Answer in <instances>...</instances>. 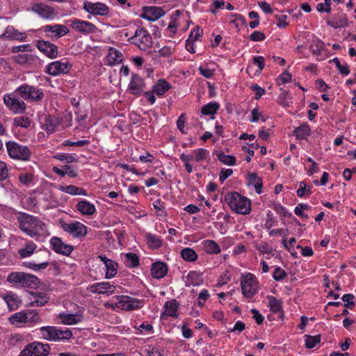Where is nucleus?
I'll use <instances>...</instances> for the list:
<instances>
[{"mask_svg": "<svg viewBox=\"0 0 356 356\" xmlns=\"http://www.w3.org/2000/svg\"><path fill=\"white\" fill-rule=\"evenodd\" d=\"M305 337V347L308 349L314 348L318 343H320L321 340V334H317L315 336L306 334Z\"/></svg>", "mask_w": 356, "mask_h": 356, "instance_id": "864d4df0", "label": "nucleus"}, {"mask_svg": "<svg viewBox=\"0 0 356 356\" xmlns=\"http://www.w3.org/2000/svg\"><path fill=\"white\" fill-rule=\"evenodd\" d=\"M165 11L161 7L145 6L140 17L148 21L154 22L165 15Z\"/></svg>", "mask_w": 356, "mask_h": 356, "instance_id": "412c9836", "label": "nucleus"}, {"mask_svg": "<svg viewBox=\"0 0 356 356\" xmlns=\"http://www.w3.org/2000/svg\"><path fill=\"white\" fill-rule=\"evenodd\" d=\"M202 282V275L196 271H190L186 276L187 285L199 286Z\"/></svg>", "mask_w": 356, "mask_h": 356, "instance_id": "37998d69", "label": "nucleus"}, {"mask_svg": "<svg viewBox=\"0 0 356 356\" xmlns=\"http://www.w3.org/2000/svg\"><path fill=\"white\" fill-rule=\"evenodd\" d=\"M124 36L127 38L128 42L136 45L143 51H146L152 46V36L145 28H137L134 34L131 36L127 32Z\"/></svg>", "mask_w": 356, "mask_h": 356, "instance_id": "423d86ee", "label": "nucleus"}, {"mask_svg": "<svg viewBox=\"0 0 356 356\" xmlns=\"http://www.w3.org/2000/svg\"><path fill=\"white\" fill-rule=\"evenodd\" d=\"M75 208L79 213L85 216H91L97 211L95 204L86 200L79 201Z\"/></svg>", "mask_w": 356, "mask_h": 356, "instance_id": "5701e85b", "label": "nucleus"}, {"mask_svg": "<svg viewBox=\"0 0 356 356\" xmlns=\"http://www.w3.org/2000/svg\"><path fill=\"white\" fill-rule=\"evenodd\" d=\"M50 352V346L39 341L27 344L20 352L19 356H47Z\"/></svg>", "mask_w": 356, "mask_h": 356, "instance_id": "9d476101", "label": "nucleus"}, {"mask_svg": "<svg viewBox=\"0 0 356 356\" xmlns=\"http://www.w3.org/2000/svg\"><path fill=\"white\" fill-rule=\"evenodd\" d=\"M83 8L86 12L93 15L108 16L110 12L108 6L101 2L94 3L85 1L83 2Z\"/></svg>", "mask_w": 356, "mask_h": 356, "instance_id": "2eb2a0df", "label": "nucleus"}, {"mask_svg": "<svg viewBox=\"0 0 356 356\" xmlns=\"http://www.w3.org/2000/svg\"><path fill=\"white\" fill-rule=\"evenodd\" d=\"M152 205L156 210V213L159 217H166L168 216L167 212L165 211V203L160 199L155 200Z\"/></svg>", "mask_w": 356, "mask_h": 356, "instance_id": "6e6d98bb", "label": "nucleus"}, {"mask_svg": "<svg viewBox=\"0 0 356 356\" xmlns=\"http://www.w3.org/2000/svg\"><path fill=\"white\" fill-rule=\"evenodd\" d=\"M72 68V64L66 59L53 61L45 66L44 72L52 76L67 74Z\"/></svg>", "mask_w": 356, "mask_h": 356, "instance_id": "9b49d317", "label": "nucleus"}, {"mask_svg": "<svg viewBox=\"0 0 356 356\" xmlns=\"http://www.w3.org/2000/svg\"><path fill=\"white\" fill-rule=\"evenodd\" d=\"M52 170L55 174L61 177L69 175L70 177L74 178L76 177L79 174L77 170H74V168L70 165H64L62 168L54 166Z\"/></svg>", "mask_w": 356, "mask_h": 356, "instance_id": "7c9ffc66", "label": "nucleus"}, {"mask_svg": "<svg viewBox=\"0 0 356 356\" xmlns=\"http://www.w3.org/2000/svg\"><path fill=\"white\" fill-rule=\"evenodd\" d=\"M324 42L319 40H313L309 44V49L313 54L320 55L324 49Z\"/></svg>", "mask_w": 356, "mask_h": 356, "instance_id": "603ef678", "label": "nucleus"}, {"mask_svg": "<svg viewBox=\"0 0 356 356\" xmlns=\"http://www.w3.org/2000/svg\"><path fill=\"white\" fill-rule=\"evenodd\" d=\"M266 298L268 300V307L270 311L274 314L281 312V317L284 316V312L282 310V302L281 300L277 299L276 297L273 296H268Z\"/></svg>", "mask_w": 356, "mask_h": 356, "instance_id": "f704fd0d", "label": "nucleus"}, {"mask_svg": "<svg viewBox=\"0 0 356 356\" xmlns=\"http://www.w3.org/2000/svg\"><path fill=\"white\" fill-rule=\"evenodd\" d=\"M14 124L22 128H29L31 126V120L26 116H19L14 119Z\"/></svg>", "mask_w": 356, "mask_h": 356, "instance_id": "680f3d73", "label": "nucleus"}, {"mask_svg": "<svg viewBox=\"0 0 356 356\" xmlns=\"http://www.w3.org/2000/svg\"><path fill=\"white\" fill-rule=\"evenodd\" d=\"M68 22L70 23V26L72 29L83 35L94 33L97 30L96 26L88 21L72 18L68 20Z\"/></svg>", "mask_w": 356, "mask_h": 356, "instance_id": "4468645a", "label": "nucleus"}, {"mask_svg": "<svg viewBox=\"0 0 356 356\" xmlns=\"http://www.w3.org/2000/svg\"><path fill=\"white\" fill-rule=\"evenodd\" d=\"M37 248V245L33 241H30L24 248L19 250V254L22 258L29 257L33 254Z\"/></svg>", "mask_w": 356, "mask_h": 356, "instance_id": "8fccbe9b", "label": "nucleus"}, {"mask_svg": "<svg viewBox=\"0 0 356 356\" xmlns=\"http://www.w3.org/2000/svg\"><path fill=\"white\" fill-rule=\"evenodd\" d=\"M145 83L138 74L133 73L128 86V89L132 95L139 96L145 91Z\"/></svg>", "mask_w": 356, "mask_h": 356, "instance_id": "a211bd4d", "label": "nucleus"}, {"mask_svg": "<svg viewBox=\"0 0 356 356\" xmlns=\"http://www.w3.org/2000/svg\"><path fill=\"white\" fill-rule=\"evenodd\" d=\"M168 265L163 261H156L152 264L151 268V274L156 279H161L168 273Z\"/></svg>", "mask_w": 356, "mask_h": 356, "instance_id": "393cba45", "label": "nucleus"}, {"mask_svg": "<svg viewBox=\"0 0 356 356\" xmlns=\"http://www.w3.org/2000/svg\"><path fill=\"white\" fill-rule=\"evenodd\" d=\"M116 298L118 302L115 303V306L122 310L132 311L140 309L143 306V300H139L128 296H118Z\"/></svg>", "mask_w": 356, "mask_h": 356, "instance_id": "ddd939ff", "label": "nucleus"}, {"mask_svg": "<svg viewBox=\"0 0 356 356\" xmlns=\"http://www.w3.org/2000/svg\"><path fill=\"white\" fill-rule=\"evenodd\" d=\"M216 156L218 159L225 165L233 166L236 164V157L232 155H227L222 152H217Z\"/></svg>", "mask_w": 356, "mask_h": 356, "instance_id": "09e8293b", "label": "nucleus"}, {"mask_svg": "<svg viewBox=\"0 0 356 356\" xmlns=\"http://www.w3.org/2000/svg\"><path fill=\"white\" fill-rule=\"evenodd\" d=\"M293 134L298 139L306 140L311 134V129L307 124L304 123L295 128Z\"/></svg>", "mask_w": 356, "mask_h": 356, "instance_id": "a19ab883", "label": "nucleus"}, {"mask_svg": "<svg viewBox=\"0 0 356 356\" xmlns=\"http://www.w3.org/2000/svg\"><path fill=\"white\" fill-rule=\"evenodd\" d=\"M31 301L29 303L31 307H42L45 305L49 300V296L45 293L31 292Z\"/></svg>", "mask_w": 356, "mask_h": 356, "instance_id": "cd10ccee", "label": "nucleus"}, {"mask_svg": "<svg viewBox=\"0 0 356 356\" xmlns=\"http://www.w3.org/2000/svg\"><path fill=\"white\" fill-rule=\"evenodd\" d=\"M32 10L45 19L52 20L57 15V13L54 8L44 3H34L32 6Z\"/></svg>", "mask_w": 356, "mask_h": 356, "instance_id": "f3484780", "label": "nucleus"}, {"mask_svg": "<svg viewBox=\"0 0 356 356\" xmlns=\"http://www.w3.org/2000/svg\"><path fill=\"white\" fill-rule=\"evenodd\" d=\"M312 186L307 185L305 181L300 182L299 188L296 191L297 195L299 197H303L304 196L309 197L312 193Z\"/></svg>", "mask_w": 356, "mask_h": 356, "instance_id": "5fc2aeb1", "label": "nucleus"}, {"mask_svg": "<svg viewBox=\"0 0 356 356\" xmlns=\"http://www.w3.org/2000/svg\"><path fill=\"white\" fill-rule=\"evenodd\" d=\"M277 26L280 29H284L288 24V16L286 15H277L275 16Z\"/></svg>", "mask_w": 356, "mask_h": 356, "instance_id": "69168bd1", "label": "nucleus"}, {"mask_svg": "<svg viewBox=\"0 0 356 356\" xmlns=\"http://www.w3.org/2000/svg\"><path fill=\"white\" fill-rule=\"evenodd\" d=\"M63 325H76L81 321V316L75 314H66L62 312L58 315Z\"/></svg>", "mask_w": 356, "mask_h": 356, "instance_id": "2f4dec72", "label": "nucleus"}, {"mask_svg": "<svg viewBox=\"0 0 356 356\" xmlns=\"http://www.w3.org/2000/svg\"><path fill=\"white\" fill-rule=\"evenodd\" d=\"M108 65L110 66L120 63L124 60L122 53L117 49L110 47L108 48V54L106 56Z\"/></svg>", "mask_w": 356, "mask_h": 356, "instance_id": "bb28decb", "label": "nucleus"}, {"mask_svg": "<svg viewBox=\"0 0 356 356\" xmlns=\"http://www.w3.org/2000/svg\"><path fill=\"white\" fill-rule=\"evenodd\" d=\"M42 337L49 341L65 342L73 337L72 330L57 326H43L40 329Z\"/></svg>", "mask_w": 356, "mask_h": 356, "instance_id": "20e7f679", "label": "nucleus"}, {"mask_svg": "<svg viewBox=\"0 0 356 356\" xmlns=\"http://www.w3.org/2000/svg\"><path fill=\"white\" fill-rule=\"evenodd\" d=\"M26 317L25 309H24L12 315L9 318V321L12 325L19 326L20 324L25 323Z\"/></svg>", "mask_w": 356, "mask_h": 356, "instance_id": "3c124183", "label": "nucleus"}, {"mask_svg": "<svg viewBox=\"0 0 356 356\" xmlns=\"http://www.w3.org/2000/svg\"><path fill=\"white\" fill-rule=\"evenodd\" d=\"M331 61L334 63L339 74L343 75H348L350 74V71L348 65L346 63L342 65L337 57L334 58Z\"/></svg>", "mask_w": 356, "mask_h": 356, "instance_id": "13d9d810", "label": "nucleus"}, {"mask_svg": "<svg viewBox=\"0 0 356 356\" xmlns=\"http://www.w3.org/2000/svg\"><path fill=\"white\" fill-rule=\"evenodd\" d=\"M201 244L203 250L208 254H218L221 252L220 245L213 240L207 239Z\"/></svg>", "mask_w": 356, "mask_h": 356, "instance_id": "c756f323", "label": "nucleus"}, {"mask_svg": "<svg viewBox=\"0 0 356 356\" xmlns=\"http://www.w3.org/2000/svg\"><path fill=\"white\" fill-rule=\"evenodd\" d=\"M3 36L9 39L15 40L21 42L26 41L27 35L24 32H19L17 29H15L12 26H8L5 29Z\"/></svg>", "mask_w": 356, "mask_h": 356, "instance_id": "a878e982", "label": "nucleus"}, {"mask_svg": "<svg viewBox=\"0 0 356 356\" xmlns=\"http://www.w3.org/2000/svg\"><path fill=\"white\" fill-rule=\"evenodd\" d=\"M54 158L58 161L65 162L67 163H71L76 161V156L72 154L58 153L54 156Z\"/></svg>", "mask_w": 356, "mask_h": 356, "instance_id": "4d7b16f0", "label": "nucleus"}, {"mask_svg": "<svg viewBox=\"0 0 356 356\" xmlns=\"http://www.w3.org/2000/svg\"><path fill=\"white\" fill-rule=\"evenodd\" d=\"M225 201L230 209L236 213L248 215L251 212V202L250 199L242 196L238 192L231 191L225 195Z\"/></svg>", "mask_w": 356, "mask_h": 356, "instance_id": "7ed1b4c3", "label": "nucleus"}, {"mask_svg": "<svg viewBox=\"0 0 356 356\" xmlns=\"http://www.w3.org/2000/svg\"><path fill=\"white\" fill-rule=\"evenodd\" d=\"M171 87V85L165 79H160L152 86V90L157 96L161 97L167 92Z\"/></svg>", "mask_w": 356, "mask_h": 356, "instance_id": "72a5a7b5", "label": "nucleus"}, {"mask_svg": "<svg viewBox=\"0 0 356 356\" xmlns=\"http://www.w3.org/2000/svg\"><path fill=\"white\" fill-rule=\"evenodd\" d=\"M240 282L244 297L250 298L257 293L259 282L252 273H247L242 275Z\"/></svg>", "mask_w": 356, "mask_h": 356, "instance_id": "1a4fd4ad", "label": "nucleus"}, {"mask_svg": "<svg viewBox=\"0 0 356 356\" xmlns=\"http://www.w3.org/2000/svg\"><path fill=\"white\" fill-rule=\"evenodd\" d=\"M13 58L16 63L26 67L35 66L39 61L37 56L28 54H17Z\"/></svg>", "mask_w": 356, "mask_h": 356, "instance_id": "4be33fe9", "label": "nucleus"}, {"mask_svg": "<svg viewBox=\"0 0 356 356\" xmlns=\"http://www.w3.org/2000/svg\"><path fill=\"white\" fill-rule=\"evenodd\" d=\"M180 254L182 259L188 262H194L198 258V255L196 252L191 248H184L181 250Z\"/></svg>", "mask_w": 356, "mask_h": 356, "instance_id": "a18cd8bd", "label": "nucleus"}, {"mask_svg": "<svg viewBox=\"0 0 356 356\" xmlns=\"http://www.w3.org/2000/svg\"><path fill=\"white\" fill-rule=\"evenodd\" d=\"M202 29L200 26H197L191 31L187 40H190L193 42L194 41L197 40L202 36Z\"/></svg>", "mask_w": 356, "mask_h": 356, "instance_id": "0e129e2a", "label": "nucleus"}, {"mask_svg": "<svg viewBox=\"0 0 356 356\" xmlns=\"http://www.w3.org/2000/svg\"><path fill=\"white\" fill-rule=\"evenodd\" d=\"M60 224L62 229L73 238L81 239L88 234V227L79 221L61 222Z\"/></svg>", "mask_w": 356, "mask_h": 356, "instance_id": "f8f14e48", "label": "nucleus"}, {"mask_svg": "<svg viewBox=\"0 0 356 356\" xmlns=\"http://www.w3.org/2000/svg\"><path fill=\"white\" fill-rule=\"evenodd\" d=\"M273 209L276 213H279L283 217L290 218L292 216V213L289 212L287 209L285 207L282 206L281 204H275Z\"/></svg>", "mask_w": 356, "mask_h": 356, "instance_id": "338daca9", "label": "nucleus"}, {"mask_svg": "<svg viewBox=\"0 0 356 356\" xmlns=\"http://www.w3.org/2000/svg\"><path fill=\"white\" fill-rule=\"evenodd\" d=\"M19 180L22 184L29 185L33 180V175L30 172L21 174L19 177Z\"/></svg>", "mask_w": 356, "mask_h": 356, "instance_id": "774afa93", "label": "nucleus"}, {"mask_svg": "<svg viewBox=\"0 0 356 356\" xmlns=\"http://www.w3.org/2000/svg\"><path fill=\"white\" fill-rule=\"evenodd\" d=\"M116 286L108 282H96L88 286L87 290L92 293L109 296L115 291Z\"/></svg>", "mask_w": 356, "mask_h": 356, "instance_id": "dca6fc26", "label": "nucleus"}, {"mask_svg": "<svg viewBox=\"0 0 356 356\" xmlns=\"http://www.w3.org/2000/svg\"><path fill=\"white\" fill-rule=\"evenodd\" d=\"M194 161L196 164L201 163L202 161H207V163L210 161V153L209 151L205 148L200 147L193 149Z\"/></svg>", "mask_w": 356, "mask_h": 356, "instance_id": "c9c22d12", "label": "nucleus"}, {"mask_svg": "<svg viewBox=\"0 0 356 356\" xmlns=\"http://www.w3.org/2000/svg\"><path fill=\"white\" fill-rule=\"evenodd\" d=\"M125 264L130 268H136L140 265L139 257L134 252H127L124 254Z\"/></svg>", "mask_w": 356, "mask_h": 356, "instance_id": "79ce46f5", "label": "nucleus"}, {"mask_svg": "<svg viewBox=\"0 0 356 356\" xmlns=\"http://www.w3.org/2000/svg\"><path fill=\"white\" fill-rule=\"evenodd\" d=\"M220 104L216 102H211L201 108V113L203 115H211V119H214V115L220 108Z\"/></svg>", "mask_w": 356, "mask_h": 356, "instance_id": "e433bc0d", "label": "nucleus"}, {"mask_svg": "<svg viewBox=\"0 0 356 356\" xmlns=\"http://www.w3.org/2000/svg\"><path fill=\"white\" fill-rule=\"evenodd\" d=\"M59 122L58 118L53 115H47L44 120L43 129L49 133L55 131Z\"/></svg>", "mask_w": 356, "mask_h": 356, "instance_id": "ea45409f", "label": "nucleus"}, {"mask_svg": "<svg viewBox=\"0 0 356 356\" xmlns=\"http://www.w3.org/2000/svg\"><path fill=\"white\" fill-rule=\"evenodd\" d=\"M50 245L54 252L65 256H69L74 250L72 245L65 243L60 238L56 236L50 239Z\"/></svg>", "mask_w": 356, "mask_h": 356, "instance_id": "6ab92c4d", "label": "nucleus"}, {"mask_svg": "<svg viewBox=\"0 0 356 356\" xmlns=\"http://www.w3.org/2000/svg\"><path fill=\"white\" fill-rule=\"evenodd\" d=\"M7 282L15 288L29 289H35L40 283V279L37 276L21 271H14L9 273L7 277Z\"/></svg>", "mask_w": 356, "mask_h": 356, "instance_id": "f03ea898", "label": "nucleus"}, {"mask_svg": "<svg viewBox=\"0 0 356 356\" xmlns=\"http://www.w3.org/2000/svg\"><path fill=\"white\" fill-rule=\"evenodd\" d=\"M36 47L40 51L51 59L55 58L58 56V47L49 41L38 40Z\"/></svg>", "mask_w": 356, "mask_h": 356, "instance_id": "aec40b11", "label": "nucleus"}, {"mask_svg": "<svg viewBox=\"0 0 356 356\" xmlns=\"http://www.w3.org/2000/svg\"><path fill=\"white\" fill-rule=\"evenodd\" d=\"M58 189L64 193H66L67 194L72 195H84L88 196V193L86 190L79 188L77 186H75L74 185H69V186H60Z\"/></svg>", "mask_w": 356, "mask_h": 356, "instance_id": "58836bf2", "label": "nucleus"}, {"mask_svg": "<svg viewBox=\"0 0 356 356\" xmlns=\"http://www.w3.org/2000/svg\"><path fill=\"white\" fill-rule=\"evenodd\" d=\"M3 300L6 302L7 306L10 311L17 309L22 305V300L14 292L8 291L2 295Z\"/></svg>", "mask_w": 356, "mask_h": 356, "instance_id": "b1692460", "label": "nucleus"}, {"mask_svg": "<svg viewBox=\"0 0 356 356\" xmlns=\"http://www.w3.org/2000/svg\"><path fill=\"white\" fill-rule=\"evenodd\" d=\"M273 278L277 282H282L287 277V273L280 266H275L272 273Z\"/></svg>", "mask_w": 356, "mask_h": 356, "instance_id": "bf43d9fd", "label": "nucleus"}, {"mask_svg": "<svg viewBox=\"0 0 356 356\" xmlns=\"http://www.w3.org/2000/svg\"><path fill=\"white\" fill-rule=\"evenodd\" d=\"M23 264L26 268L34 271H39L40 270L45 269L49 266V262L47 261H42V259L38 257L36 261H25Z\"/></svg>", "mask_w": 356, "mask_h": 356, "instance_id": "4c0bfd02", "label": "nucleus"}, {"mask_svg": "<svg viewBox=\"0 0 356 356\" xmlns=\"http://www.w3.org/2000/svg\"><path fill=\"white\" fill-rule=\"evenodd\" d=\"M16 92L19 97L28 102H39L44 97L42 88L38 86L23 83L16 88Z\"/></svg>", "mask_w": 356, "mask_h": 356, "instance_id": "0eeeda50", "label": "nucleus"}, {"mask_svg": "<svg viewBox=\"0 0 356 356\" xmlns=\"http://www.w3.org/2000/svg\"><path fill=\"white\" fill-rule=\"evenodd\" d=\"M19 228L29 236L39 241L40 238L49 235L47 225L38 217L24 213L19 219Z\"/></svg>", "mask_w": 356, "mask_h": 356, "instance_id": "f257e3e1", "label": "nucleus"}, {"mask_svg": "<svg viewBox=\"0 0 356 356\" xmlns=\"http://www.w3.org/2000/svg\"><path fill=\"white\" fill-rule=\"evenodd\" d=\"M145 239L148 245L153 249H157L162 245V240L160 236L148 233L145 235Z\"/></svg>", "mask_w": 356, "mask_h": 356, "instance_id": "49530a36", "label": "nucleus"}, {"mask_svg": "<svg viewBox=\"0 0 356 356\" xmlns=\"http://www.w3.org/2000/svg\"><path fill=\"white\" fill-rule=\"evenodd\" d=\"M19 95L16 92V89L13 92L3 96L4 104L14 114L24 113L27 108L24 99H19Z\"/></svg>", "mask_w": 356, "mask_h": 356, "instance_id": "6e6552de", "label": "nucleus"}, {"mask_svg": "<svg viewBox=\"0 0 356 356\" xmlns=\"http://www.w3.org/2000/svg\"><path fill=\"white\" fill-rule=\"evenodd\" d=\"M6 148L8 156L15 161H29L32 152L26 145H23L14 140L6 142Z\"/></svg>", "mask_w": 356, "mask_h": 356, "instance_id": "39448f33", "label": "nucleus"}, {"mask_svg": "<svg viewBox=\"0 0 356 356\" xmlns=\"http://www.w3.org/2000/svg\"><path fill=\"white\" fill-rule=\"evenodd\" d=\"M25 323L35 324L41 322V318L35 309H25Z\"/></svg>", "mask_w": 356, "mask_h": 356, "instance_id": "c03bdc74", "label": "nucleus"}, {"mask_svg": "<svg viewBox=\"0 0 356 356\" xmlns=\"http://www.w3.org/2000/svg\"><path fill=\"white\" fill-rule=\"evenodd\" d=\"M90 143L89 140H80L75 142L72 141L70 139L64 140L61 143V146L67 147V146H76V147H83L86 145H88Z\"/></svg>", "mask_w": 356, "mask_h": 356, "instance_id": "052dcab7", "label": "nucleus"}, {"mask_svg": "<svg viewBox=\"0 0 356 356\" xmlns=\"http://www.w3.org/2000/svg\"><path fill=\"white\" fill-rule=\"evenodd\" d=\"M179 306V303L175 299L167 301L165 303V311L162 313L161 317L167 316L177 318Z\"/></svg>", "mask_w": 356, "mask_h": 356, "instance_id": "473e14b6", "label": "nucleus"}, {"mask_svg": "<svg viewBox=\"0 0 356 356\" xmlns=\"http://www.w3.org/2000/svg\"><path fill=\"white\" fill-rule=\"evenodd\" d=\"M43 29L45 33H55V36L58 38L67 35L70 32L69 29L62 24L46 25L43 27Z\"/></svg>", "mask_w": 356, "mask_h": 356, "instance_id": "c85d7f7f", "label": "nucleus"}, {"mask_svg": "<svg viewBox=\"0 0 356 356\" xmlns=\"http://www.w3.org/2000/svg\"><path fill=\"white\" fill-rule=\"evenodd\" d=\"M355 298V296L352 293H346L341 297V300L344 302V307L353 309L355 307V302L353 299Z\"/></svg>", "mask_w": 356, "mask_h": 356, "instance_id": "e2e57ef3", "label": "nucleus"}, {"mask_svg": "<svg viewBox=\"0 0 356 356\" xmlns=\"http://www.w3.org/2000/svg\"><path fill=\"white\" fill-rule=\"evenodd\" d=\"M106 279H111L114 277L118 273V263L113 260H111L108 264H106Z\"/></svg>", "mask_w": 356, "mask_h": 356, "instance_id": "de8ad7c7", "label": "nucleus"}]
</instances>
